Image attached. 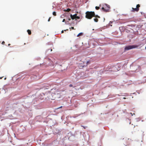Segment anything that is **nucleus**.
Wrapping results in <instances>:
<instances>
[{
  "label": "nucleus",
  "instance_id": "a878e982",
  "mask_svg": "<svg viewBox=\"0 0 146 146\" xmlns=\"http://www.w3.org/2000/svg\"><path fill=\"white\" fill-rule=\"evenodd\" d=\"M126 98H125V97H124V98H123V99H125Z\"/></svg>",
  "mask_w": 146,
  "mask_h": 146
},
{
  "label": "nucleus",
  "instance_id": "c85d7f7f",
  "mask_svg": "<svg viewBox=\"0 0 146 146\" xmlns=\"http://www.w3.org/2000/svg\"><path fill=\"white\" fill-rule=\"evenodd\" d=\"M145 49H146V46L145 47Z\"/></svg>",
  "mask_w": 146,
  "mask_h": 146
},
{
  "label": "nucleus",
  "instance_id": "423d86ee",
  "mask_svg": "<svg viewBox=\"0 0 146 146\" xmlns=\"http://www.w3.org/2000/svg\"><path fill=\"white\" fill-rule=\"evenodd\" d=\"M77 15V14H75L73 15H72V14H71L70 15V16L72 19L73 20L74 19H75L76 16Z\"/></svg>",
  "mask_w": 146,
  "mask_h": 146
},
{
  "label": "nucleus",
  "instance_id": "412c9836",
  "mask_svg": "<svg viewBox=\"0 0 146 146\" xmlns=\"http://www.w3.org/2000/svg\"><path fill=\"white\" fill-rule=\"evenodd\" d=\"M65 19H64L62 21V22H65Z\"/></svg>",
  "mask_w": 146,
  "mask_h": 146
},
{
  "label": "nucleus",
  "instance_id": "f8f14e48",
  "mask_svg": "<svg viewBox=\"0 0 146 146\" xmlns=\"http://www.w3.org/2000/svg\"><path fill=\"white\" fill-rule=\"evenodd\" d=\"M94 17H95L96 18H100V17L99 16H98V15H95H95L94 16Z\"/></svg>",
  "mask_w": 146,
  "mask_h": 146
},
{
  "label": "nucleus",
  "instance_id": "5701e85b",
  "mask_svg": "<svg viewBox=\"0 0 146 146\" xmlns=\"http://www.w3.org/2000/svg\"><path fill=\"white\" fill-rule=\"evenodd\" d=\"M62 108V106H60V107H59V108H58H58Z\"/></svg>",
  "mask_w": 146,
  "mask_h": 146
},
{
  "label": "nucleus",
  "instance_id": "f03ea898",
  "mask_svg": "<svg viewBox=\"0 0 146 146\" xmlns=\"http://www.w3.org/2000/svg\"><path fill=\"white\" fill-rule=\"evenodd\" d=\"M123 143L125 145H129L131 142V140L129 138H123Z\"/></svg>",
  "mask_w": 146,
  "mask_h": 146
},
{
  "label": "nucleus",
  "instance_id": "20e7f679",
  "mask_svg": "<svg viewBox=\"0 0 146 146\" xmlns=\"http://www.w3.org/2000/svg\"><path fill=\"white\" fill-rule=\"evenodd\" d=\"M140 7V5L139 4L137 5H136V8H132V10H131L132 12H138L139 11V7Z\"/></svg>",
  "mask_w": 146,
  "mask_h": 146
},
{
  "label": "nucleus",
  "instance_id": "2eb2a0df",
  "mask_svg": "<svg viewBox=\"0 0 146 146\" xmlns=\"http://www.w3.org/2000/svg\"><path fill=\"white\" fill-rule=\"evenodd\" d=\"M95 9H96L98 10L100 9V7H99L96 6L95 7Z\"/></svg>",
  "mask_w": 146,
  "mask_h": 146
},
{
  "label": "nucleus",
  "instance_id": "7ed1b4c3",
  "mask_svg": "<svg viewBox=\"0 0 146 146\" xmlns=\"http://www.w3.org/2000/svg\"><path fill=\"white\" fill-rule=\"evenodd\" d=\"M139 46L136 45H129L126 46L125 48V50H128L133 48H136L138 47Z\"/></svg>",
  "mask_w": 146,
  "mask_h": 146
},
{
  "label": "nucleus",
  "instance_id": "4be33fe9",
  "mask_svg": "<svg viewBox=\"0 0 146 146\" xmlns=\"http://www.w3.org/2000/svg\"><path fill=\"white\" fill-rule=\"evenodd\" d=\"M71 28L72 29H74V27H72Z\"/></svg>",
  "mask_w": 146,
  "mask_h": 146
},
{
  "label": "nucleus",
  "instance_id": "6ab92c4d",
  "mask_svg": "<svg viewBox=\"0 0 146 146\" xmlns=\"http://www.w3.org/2000/svg\"><path fill=\"white\" fill-rule=\"evenodd\" d=\"M90 61H88L87 62V65L88 63H90Z\"/></svg>",
  "mask_w": 146,
  "mask_h": 146
},
{
  "label": "nucleus",
  "instance_id": "dca6fc26",
  "mask_svg": "<svg viewBox=\"0 0 146 146\" xmlns=\"http://www.w3.org/2000/svg\"><path fill=\"white\" fill-rule=\"evenodd\" d=\"M81 126L84 128V129H85L87 127H84L83 126L81 125Z\"/></svg>",
  "mask_w": 146,
  "mask_h": 146
},
{
  "label": "nucleus",
  "instance_id": "39448f33",
  "mask_svg": "<svg viewBox=\"0 0 146 146\" xmlns=\"http://www.w3.org/2000/svg\"><path fill=\"white\" fill-rule=\"evenodd\" d=\"M106 6L107 7L106 9L104 8V7H102V9L104 11L106 12L108 11V10L110 9V6L106 4Z\"/></svg>",
  "mask_w": 146,
  "mask_h": 146
},
{
  "label": "nucleus",
  "instance_id": "ddd939ff",
  "mask_svg": "<svg viewBox=\"0 0 146 146\" xmlns=\"http://www.w3.org/2000/svg\"><path fill=\"white\" fill-rule=\"evenodd\" d=\"M53 15H54V16H56V13L55 12V11H54L53 12Z\"/></svg>",
  "mask_w": 146,
  "mask_h": 146
},
{
  "label": "nucleus",
  "instance_id": "1a4fd4ad",
  "mask_svg": "<svg viewBox=\"0 0 146 146\" xmlns=\"http://www.w3.org/2000/svg\"><path fill=\"white\" fill-rule=\"evenodd\" d=\"M27 32H28V34L29 35H31V31L30 30H27Z\"/></svg>",
  "mask_w": 146,
  "mask_h": 146
},
{
  "label": "nucleus",
  "instance_id": "f257e3e1",
  "mask_svg": "<svg viewBox=\"0 0 146 146\" xmlns=\"http://www.w3.org/2000/svg\"><path fill=\"white\" fill-rule=\"evenodd\" d=\"M86 18L91 19L95 15V13L94 12L87 11L86 12Z\"/></svg>",
  "mask_w": 146,
  "mask_h": 146
},
{
  "label": "nucleus",
  "instance_id": "b1692460",
  "mask_svg": "<svg viewBox=\"0 0 146 146\" xmlns=\"http://www.w3.org/2000/svg\"><path fill=\"white\" fill-rule=\"evenodd\" d=\"M64 33V31L63 30H62V32H61V33Z\"/></svg>",
  "mask_w": 146,
  "mask_h": 146
},
{
  "label": "nucleus",
  "instance_id": "9d476101",
  "mask_svg": "<svg viewBox=\"0 0 146 146\" xmlns=\"http://www.w3.org/2000/svg\"><path fill=\"white\" fill-rule=\"evenodd\" d=\"M70 10H71L70 9L68 8V9H67L66 10H64V11H66V12H68L70 11Z\"/></svg>",
  "mask_w": 146,
  "mask_h": 146
},
{
  "label": "nucleus",
  "instance_id": "cd10ccee",
  "mask_svg": "<svg viewBox=\"0 0 146 146\" xmlns=\"http://www.w3.org/2000/svg\"><path fill=\"white\" fill-rule=\"evenodd\" d=\"M6 78H5V79H5V80H6Z\"/></svg>",
  "mask_w": 146,
  "mask_h": 146
},
{
  "label": "nucleus",
  "instance_id": "0eeeda50",
  "mask_svg": "<svg viewBox=\"0 0 146 146\" xmlns=\"http://www.w3.org/2000/svg\"><path fill=\"white\" fill-rule=\"evenodd\" d=\"M66 22H65V23H66V24H68V23H67V22H69V21H70L71 20V19L70 18H68L67 19H66Z\"/></svg>",
  "mask_w": 146,
  "mask_h": 146
},
{
  "label": "nucleus",
  "instance_id": "f3484780",
  "mask_svg": "<svg viewBox=\"0 0 146 146\" xmlns=\"http://www.w3.org/2000/svg\"><path fill=\"white\" fill-rule=\"evenodd\" d=\"M69 86L70 87H72L73 86V85L72 84H70L69 85Z\"/></svg>",
  "mask_w": 146,
  "mask_h": 146
},
{
  "label": "nucleus",
  "instance_id": "9b49d317",
  "mask_svg": "<svg viewBox=\"0 0 146 146\" xmlns=\"http://www.w3.org/2000/svg\"><path fill=\"white\" fill-rule=\"evenodd\" d=\"M94 20L95 22H98V19L97 18L94 19Z\"/></svg>",
  "mask_w": 146,
  "mask_h": 146
},
{
  "label": "nucleus",
  "instance_id": "4468645a",
  "mask_svg": "<svg viewBox=\"0 0 146 146\" xmlns=\"http://www.w3.org/2000/svg\"><path fill=\"white\" fill-rule=\"evenodd\" d=\"M80 17H79L78 16H77V15L76 16L75 19H76V20L77 19H80Z\"/></svg>",
  "mask_w": 146,
  "mask_h": 146
},
{
  "label": "nucleus",
  "instance_id": "6e6552de",
  "mask_svg": "<svg viewBox=\"0 0 146 146\" xmlns=\"http://www.w3.org/2000/svg\"><path fill=\"white\" fill-rule=\"evenodd\" d=\"M83 35V33H79L77 35V37H79L80 36H82Z\"/></svg>",
  "mask_w": 146,
  "mask_h": 146
},
{
  "label": "nucleus",
  "instance_id": "aec40b11",
  "mask_svg": "<svg viewBox=\"0 0 146 146\" xmlns=\"http://www.w3.org/2000/svg\"><path fill=\"white\" fill-rule=\"evenodd\" d=\"M50 19H51V17H50V18H49V19H48V21H50Z\"/></svg>",
  "mask_w": 146,
  "mask_h": 146
},
{
  "label": "nucleus",
  "instance_id": "bb28decb",
  "mask_svg": "<svg viewBox=\"0 0 146 146\" xmlns=\"http://www.w3.org/2000/svg\"><path fill=\"white\" fill-rule=\"evenodd\" d=\"M10 44H8V46H10Z\"/></svg>",
  "mask_w": 146,
  "mask_h": 146
},
{
  "label": "nucleus",
  "instance_id": "393cba45",
  "mask_svg": "<svg viewBox=\"0 0 146 146\" xmlns=\"http://www.w3.org/2000/svg\"><path fill=\"white\" fill-rule=\"evenodd\" d=\"M37 22L38 24V23H39V21H37Z\"/></svg>",
  "mask_w": 146,
  "mask_h": 146
},
{
  "label": "nucleus",
  "instance_id": "a211bd4d",
  "mask_svg": "<svg viewBox=\"0 0 146 146\" xmlns=\"http://www.w3.org/2000/svg\"><path fill=\"white\" fill-rule=\"evenodd\" d=\"M5 43V42L4 41H3L2 42V44H4Z\"/></svg>",
  "mask_w": 146,
  "mask_h": 146
}]
</instances>
